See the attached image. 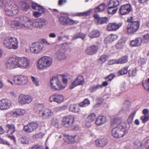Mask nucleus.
Here are the masks:
<instances>
[{
  "instance_id": "obj_1",
  "label": "nucleus",
  "mask_w": 149,
  "mask_h": 149,
  "mask_svg": "<svg viewBox=\"0 0 149 149\" xmlns=\"http://www.w3.org/2000/svg\"><path fill=\"white\" fill-rule=\"evenodd\" d=\"M29 59L26 57H19L15 55L10 56L5 63V67L8 69L11 70L18 68L25 69L30 66Z\"/></svg>"
},
{
  "instance_id": "obj_2",
  "label": "nucleus",
  "mask_w": 149,
  "mask_h": 149,
  "mask_svg": "<svg viewBox=\"0 0 149 149\" xmlns=\"http://www.w3.org/2000/svg\"><path fill=\"white\" fill-rule=\"evenodd\" d=\"M111 125L113 127L111 131V134L115 138L122 137L127 132L125 124L121 123L120 120L118 118H114L111 121Z\"/></svg>"
},
{
  "instance_id": "obj_3",
  "label": "nucleus",
  "mask_w": 149,
  "mask_h": 149,
  "mask_svg": "<svg viewBox=\"0 0 149 149\" xmlns=\"http://www.w3.org/2000/svg\"><path fill=\"white\" fill-rule=\"evenodd\" d=\"M68 81V79L63 75L53 76L50 80V87L54 91L64 89L67 86Z\"/></svg>"
},
{
  "instance_id": "obj_4",
  "label": "nucleus",
  "mask_w": 149,
  "mask_h": 149,
  "mask_svg": "<svg viewBox=\"0 0 149 149\" xmlns=\"http://www.w3.org/2000/svg\"><path fill=\"white\" fill-rule=\"evenodd\" d=\"M52 63V59L51 57L44 56L38 60L36 67L39 70H43L49 68L51 66Z\"/></svg>"
},
{
  "instance_id": "obj_5",
  "label": "nucleus",
  "mask_w": 149,
  "mask_h": 149,
  "mask_svg": "<svg viewBox=\"0 0 149 149\" xmlns=\"http://www.w3.org/2000/svg\"><path fill=\"white\" fill-rule=\"evenodd\" d=\"M18 39L12 37H7L3 41L4 46L9 49H17L18 48Z\"/></svg>"
},
{
  "instance_id": "obj_6",
  "label": "nucleus",
  "mask_w": 149,
  "mask_h": 149,
  "mask_svg": "<svg viewBox=\"0 0 149 149\" xmlns=\"http://www.w3.org/2000/svg\"><path fill=\"white\" fill-rule=\"evenodd\" d=\"M62 124L65 127H70L76 130H78L79 128V126L75 124L74 116L72 115L68 116L63 118Z\"/></svg>"
},
{
  "instance_id": "obj_7",
  "label": "nucleus",
  "mask_w": 149,
  "mask_h": 149,
  "mask_svg": "<svg viewBox=\"0 0 149 149\" xmlns=\"http://www.w3.org/2000/svg\"><path fill=\"white\" fill-rule=\"evenodd\" d=\"M18 8L14 3H9L6 4L5 8L6 14L8 16L16 15L18 12Z\"/></svg>"
},
{
  "instance_id": "obj_8",
  "label": "nucleus",
  "mask_w": 149,
  "mask_h": 149,
  "mask_svg": "<svg viewBox=\"0 0 149 149\" xmlns=\"http://www.w3.org/2000/svg\"><path fill=\"white\" fill-rule=\"evenodd\" d=\"M44 46L41 43L34 42L32 43L30 47L31 52L34 54H39L42 53L43 50Z\"/></svg>"
},
{
  "instance_id": "obj_9",
  "label": "nucleus",
  "mask_w": 149,
  "mask_h": 149,
  "mask_svg": "<svg viewBox=\"0 0 149 149\" xmlns=\"http://www.w3.org/2000/svg\"><path fill=\"white\" fill-rule=\"evenodd\" d=\"M15 84L19 86L24 85L28 82V78L27 76L24 74L17 75L14 79Z\"/></svg>"
},
{
  "instance_id": "obj_10",
  "label": "nucleus",
  "mask_w": 149,
  "mask_h": 149,
  "mask_svg": "<svg viewBox=\"0 0 149 149\" xmlns=\"http://www.w3.org/2000/svg\"><path fill=\"white\" fill-rule=\"evenodd\" d=\"M139 24L137 21H134L130 23L128 25L127 32L129 34L135 33L139 29Z\"/></svg>"
},
{
  "instance_id": "obj_11",
  "label": "nucleus",
  "mask_w": 149,
  "mask_h": 149,
  "mask_svg": "<svg viewBox=\"0 0 149 149\" xmlns=\"http://www.w3.org/2000/svg\"><path fill=\"white\" fill-rule=\"evenodd\" d=\"M59 20L60 22L64 25H71L76 24L78 23V21L73 20L68 16H61L59 18Z\"/></svg>"
},
{
  "instance_id": "obj_12",
  "label": "nucleus",
  "mask_w": 149,
  "mask_h": 149,
  "mask_svg": "<svg viewBox=\"0 0 149 149\" xmlns=\"http://www.w3.org/2000/svg\"><path fill=\"white\" fill-rule=\"evenodd\" d=\"M32 98L30 96L22 94H20L18 98V103L21 105H24L30 103Z\"/></svg>"
},
{
  "instance_id": "obj_13",
  "label": "nucleus",
  "mask_w": 149,
  "mask_h": 149,
  "mask_svg": "<svg viewBox=\"0 0 149 149\" xmlns=\"http://www.w3.org/2000/svg\"><path fill=\"white\" fill-rule=\"evenodd\" d=\"M64 97L63 95L58 93H55L49 97V101L50 102H54L59 104L62 102L64 101Z\"/></svg>"
},
{
  "instance_id": "obj_14",
  "label": "nucleus",
  "mask_w": 149,
  "mask_h": 149,
  "mask_svg": "<svg viewBox=\"0 0 149 149\" xmlns=\"http://www.w3.org/2000/svg\"><path fill=\"white\" fill-rule=\"evenodd\" d=\"M11 101L8 99H2L0 100V110L4 111L9 109L11 106Z\"/></svg>"
},
{
  "instance_id": "obj_15",
  "label": "nucleus",
  "mask_w": 149,
  "mask_h": 149,
  "mask_svg": "<svg viewBox=\"0 0 149 149\" xmlns=\"http://www.w3.org/2000/svg\"><path fill=\"white\" fill-rule=\"evenodd\" d=\"M84 82V79L83 77L81 75L79 76L70 85V88L72 89L77 86L83 84Z\"/></svg>"
},
{
  "instance_id": "obj_16",
  "label": "nucleus",
  "mask_w": 149,
  "mask_h": 149,
  "mask_svg": "<svg viewBox=\"0 0 149 149\" xmlns=\"http://www.w3.org/2000/svg\"><path fill=\"white\" fill-rule=\"evenodd\" d=\"M38 127V124L36 123H31L24 127L25 132L28 133H31L35 130Z\"/></svg>"
},
{
  "instance_id": "obj_17",
  "label": "nucleus",
  "mask_w": 149,
  "mask_h": 149,
  "mask_svg": "<svg viewBox=\"0 0 149 149\" xmlns=\"http://www.w3.org/2000/svg\"><path fill=\"white\" fill-rule=\"evenodd\" d=\"M41 112L38 116L43 119H46L49 118L53 114V112L51 110L48 109H45Z\"/></svg>"
},
{
  "instance_id": "obj_18",
  "label": "nucleus",
  "mask_w": 149,
  "mask_h": 149,
  "mask_svg": "<svg viewBox=\"0 0 149 149\" xmlns=\"http://www.w3.org/2000/svg\"><path fill=\"white\" fill-rule=\"evenodd\" d=\"M132 8L130 5L126 4L122 6L120 8V14L122 15L129 13L131 10Z\"/></svg>"
},
{
  "instance_id": "obj_19",
  "label": "nucleus",
  "mask_w": 149,
  "mask_h": 149,
  "mask_svg": "<svg viewBox=\"0 0 149 149\" xmlns=\"http://www.w3.org/2000/svg\"><path fill=\"white\" fill-rule=\"evenodd\" d=\"M122 23H111L108 24L107 29L108 31H116L119 29L122 25Z\"/></svg>"
},
{
  "instance_id": "obj_20",
  "label": "nucleus",
  "mask_w": 149,
  "mask_h": 149,
  "mask_svg": "<svg viewBox=\"0 0 149 149\" xmlns=\"http://www.w3.org/2000/svg\"><path fill=\"white\" fill-rule=\"evenodd\" d=\"M25 113V110L23 109H17L15 110L11 111L10 116L13 117H17L19 116L23 115Z\"/></svg>"
},
{
  "instance_id": "obj_21",
  "label": "nucleus",
  "mask_w": 149,
  "mask_h": 149,
  "mask_svg": "<svg viewBox=\"0 0 149 149\" xmlns=\"http://www.w3.org/2000/svg\"><path fill=\"white\" fill-rule=\"evenodd\" d=\"M98 49V46L93 45L88 47L85 50V53L88 55H92L96 53Z\"/></svg>"
},
{
  "instance_id": "obj_22",
  "label": "nucleus",
  "mask_w": 149,
  "mask_h": 149,
  "mask_svg": "<svg viewBox=\"0 0 149 149\" xmlns=\"http://www.w3.org/2000/svg\"><path fill=\"white\" fill-rule=\"evenodd\" d=\"M55 56L59 60L65 59L66 58V56L65 50L63 49H60L56 53Z\"/></svg>"
},
{
  "instance_id": "obj_23",
  "label": "nucleus",
  "mask_w": 149,
  "mask_h": 149,
  "mask_svg": "<svg viewBox=\"0 0 149 149\" xmlns=\"http://www.w3.org/2000/svg\"><path fill=\"white\" fill-rule=\"evenodd\" d=\"M96 118V115L95 113H92L89 115L86 119V125L88 127H90L91 123L94 121Z\"/></svg>"
},
{
  "instance_id": "obj_24",
  "label": "nucleus",
  "mask_w": 149,
  "mask_h": 149,
  "mask_svg": "<svg viewBox=\"0 0 149 149\" xmlns=\"http://www.w3.org/2000/svg\"><path fill=\"white\" fill-rule=\"evenodd\" d=\"M107 120V118L104 116H100L97 117L95 122V124L98 126L105 124Z\"/></svg>"
},
{
  "instance_id": "obj_25",
  "label": "nucleus",
  "mask_w": 149,
  "mask_h": 149,
  "mask_svg": "<svg viewBox=\"0 0 149 149\" xmlns=\"http://www.w3.org/2000/svg\"><path fill=\"white\" fill-rule=\"evenodd\" d=\"M11 25L13 28H24L23 22H21L20 20H17L15 19L12 21L11 23Z\"/></svg>"
},
{
  "instance_id": "obj_26",
  "label": "nucleus",
  "mask_w": 149,
  "mask_h": 149,
  "mask_svg": "<svg viewBox=\"0 0 149 149\" xmlns=\"http://www.w3.org/2000/svg\"><path fill=\"white\" fill-rule=\"evenodd\" d=\"M95 142L97 146L100 147H103L107 144L108 141L106 138H102L96 140Z\"/></svg>"
},
{
  "instance_id": "obj_27",
  "label": "nucleus",
  "mask_w": 149,
  "mask_h": 149,
  "mask_svg": "<svg viewBox=\"0 0 149 149\" xmlns=\"http://www.w3.org/2000/svg\"><path fill=\"white\" fill-rule=\"evenodd\" d=\"M118 38V36L117 35L111 34L105 38L104 42L107 44L111 43L117 40Z\"/></svg>"
},
{
  "instance_id": "obj_28",
  "label": "nucleus",
  "mask_w": 149,
  "mask_h": 149,
  "mask_svg": "<svg viewBox=\"0 0 149 149\" xmlns=\"http://www.w3.org/2000/svg\"><path fill=\"white\" fill-rule=\"evenodd\" d=\"M78 137L79 136L77 135L73 136L68 135L65 137L66 139L65 141L69 143H73L77 141Z\"/></svg>"
},
{
  "instance_id": "obj_29",
  "label": "nucleus",
  "mask_w": 149,
  "mask_h": 149,
  "mask_svg": "<svg viewBox=\"0 0 149 149\" xmlns=\"http://www.w3.org/2000/svg\"><path fill=\"white\" fill-rule=\"evenodd\" d=\"M142 42V40L141 38H137L131 41L130 44L133 47H138L141 45Z\"/></svg>"
},
{
  "instance_id": "obj_30",
  "label": "nucleus",
  "mask_w": 149,
  "mask_h": 149,
  "mask_svg": "<svg viewBox=\"0 0 149 149\" xmlns=\"http://www.w3.org/2000/svg\"><path fill=\"white\" fill-rule=\"evenodd\" d=\"M31 7L32 10L34 12L35 11H41L42 10H44V9L41 6L36 3H32Z\"/></svg>"
},
{
  "instance_id": "obj_31",
  "label": "nucleus",
  "mask_w": 149,
  "mask_h": 149,
  "mask_svg": "<svg viewBox=\"0 0 149 149\" xmlns=\"http://www.w3.org/2000/svg\"><path fill=\"white\" fill-rule=\"evenodd\" d=\"M31 7L32 10L34 12L35 11H41L42 10H44V9L41 6L36 3H32Z\"/></svg>"
},
{
  "instance_id": "obj_32",
  "label": "nucleus",
  "mask_w": 149,
  "mask_h": 149,
  "mask_svg": "<svg viewBox=\"0 0 149 149\" xmlns=\"http://www.w3.org/2000/svg\"><path fill=\"white\" fill-rule=\"evenodd\" d=\"M69 111L74 113H78L80 111L78 106L76 104L70 105L69 107Z\"/></svg>"
},
{
  "instance_id": "obj_33",
  "label": "nucleus",
  "mask_w": 149,
  "mask_h": 149,
  "mask_svg": "<svg viewBox=\"0 0 149 149\" xmlns=\"http://www.w3.org/2000/svg\"><path fill=\"white\" fill-rule=\"evenodd\" d=\"M126 43V40L123 39H120L116 44L115 47L116 49H121L124 46Z\"/></svg>"
},
{
  "instance_id": "obj_34",
  "label": "nucleus",
  "mask_w": 149,
  "mask_h": 149,
  "mask_svg": "<svg viewBox=\"0 0 149 149\" xmlns=\"http://www.w3.org/2000/svg\"><path fill=\"white\" fill-rule=\"evenodd\" d=\"M100 35L99 31L97 30H94L90 32L88 36L91 38H97L100 36Z\"/></svg>"
},
{
  "instance_id": "obj_35",
  "label": "nucleus",
  "mask_w": 149,
  "mask_h": 149,
  "mask_svg": "<svg viewBox=\"0 0 149 149\" xmlns=\"http://www.w3.org/2000/svg\"><path fill=\"white\" fill-rule=\"evenodd\" d=\"M34 110L37 112L38 115L43 110V106L42 104H36L34 107Z\"/></svg>"
},
{
  "instance_id": "obj_36",
  "label": "nucleus",
  "mask_w": 149,
  "mask_h": 149,
  "mask_svg": "<svg viewBox=\"0 0 149 149\" xmlns=\"http://www.w3.org/2000/svg\"><path fill=\"white\" fill-rule=\"evenodd\" d=\"M6 126L8 129L7 131L8 133L11 134L15 131V127L14 125L12 124H7Z\"/></svg>"
},
{
  "instance_id": "obj_37",
  "label": "nucleus",
  "mask_w": 149,
  "mask_h": 149,
  "mask_svg": "<svg viewBox=\"0 0 149 149\" xmlns=\"http://www.w3.org/2000/svg\"><path fill=\"white\" fill-rule=\"evenodd\" d=\"M119 4V2L118 0H111L108 3V6L117 8Z\"/></svg>"
},
{
  "instance_id": "obj_38",
  "label": "nucleus",
  "mask_w": 149,
  "mask_h": 149,
  "mask_svg": "<svg viewBox=\"0 0 149 149\" xmlns=\"http://www.w3.org/2000/svg\"><path fill=\"white\" fill-rule=\"evenodd\" d=\"M108 57L106 55H102L101 56L98 61V64H102L105 62L108 59Z\"/></svg>"
},
{
  "instance_id": "obj_39",
  "label": "nucleus",
  "mask_w": 149,
  "mask_h": 149,
  "mask_svg": "<svg viewBox=\"0 0 149 149\" xmlns=\"http://www.w3.org/2000/svg\"><path fill=\"white\" fill-rule=\"evenodd\" d=\"M38 21L39 28H42L46 24V21L44 19H38Z\"/></svg>"
},
{
  "instance_id": "obj_40",
  "label": "nucleus",
  "mask_w": 149,
  "mask_h": 149,
  "mask_svg": "<svg viewBox=\"0 0 149 149\" xmlns=\"http://www.w3.org/2000/svg\"><path fill=\"white\" fill-rule=\"evenodd\" d=\"M118 64H123L127 63L128 61V57L126 56H123L117 59Z\"/></svg>"
},
{
  "instance_id": "obj_41",
  "label": "nucleus",
  "mask_w": 149,
  "mask_h": 149,
  "mask_svg": "<svg viewBox=\"0 0 149 149\" xmlns=\"http://www.w3.org/2000/svg\"><path fill=\"white\" fill-rule=\"evenodd\" d=\"M19 141L22 144H27L30 141L28 137L26 136L22 137L19 139Z\"/></svg>"
},
{
  "instance_id": "obj_42",
  "label": "nucleus",
  "mask_w": 149,
  "mask_h": 149,
  "mask_svg": "<svg viewBox=\"0 0 149 149\" xmlns=\"http://www.w3.org/2000/svg\"><path fill=\"white\" fill-rule=\"evenodd\" d=\"M107 17L100 18L96 21V24L97 25L101 24L107 22Z\"/></svg>"
},
{
  "instance_id": "obj_43",
  "label": "nucleus",
  "mask_w": 149,
  "mask_h": 149,
  "mask_svg": "<svg viewBox=\"0 0 149 149\" xmlns=\"http://www.w3.org/2000/svg\"><path fill=\"white\" fill-rule=\"evenodd\" d=\"M20 5L21 9L24 11H27L29 8V5L25 2H21Z\"/></svg>"
},
{
  "instance_id": "obj_44",
  "label": "nucleus",
  "mask_w": 149,
  "mask_h": 149,
  "mask_svg": "<svg viewBox=\"0 0 149 149\" xmlns=\"http://www.w3.org/2000/svg\"><path fill=\"white\" fill-rule=\"evenodd\" d=\"M143 144L141 142L137 141L135 142L133 145L134 149H142Z\"/></svg>"
},
{
  "instance_id": "obj_45",
  "label": "nucleus",
  "mask_w": 149,
  "mask_h": 149,
  "mask_svg": "<svg viewBox=\"0 0 149 149\" xmlns=\"http://www.w3.org/2000/svg\"><path fill=\"white\" fill-rule=\"evenodd\" d=\"M30 79L33 84L36 86H38L39 85V79L37 77L31 76L30 77Z\"/></svg>"
},
{
  "instance_id": "obj_46",
  "label": "nucleus",
  "mask_w": 149,
  "mask_h": 149,
  "mask_svg": "<svg viewBox=\"0 0 149 149\" xmlns=\"http://www.w3.org/2000/svg\"><path fill=\"white\" fill-rule=\"evenodd\" d=\"M106 7V5L104 3H102L98 7L95 9V11L96 12H98L104 10Z\"/></svg>"
},
{
  "instance_id": "obj_47",
  "label": "nucleus",
  "mask_w": 149,
  "mask_h": 149,
  "mask_svg": "<svg viewBox=\"0 0 149 149\" xmlns=\"http://www.w3.org/2000/svg\"><path fill=\"white\" fill-rule=\"evenodd\" d=\"M107 11L110 14H114L115 13L118 9V8L113 7L111 6H108Z\"/></svg>"
},
{
  "instance_id": "obj_48",
  "label": "nucleus",
  "mask_w": 149,
  "mask_h": 149,
  "mask_svg": "<svg viewBox=\"0 0 149 149\" xmlns=\"http://www.w3.org/2000/svg\"><path fill=\"white\" fill-rule=\"evenodd\" d=\"M90 102V101L88 99H86L83 102H80L79 105L81 107H85L89 104Z\"/></svg>"
},
{
  "instance_id": "obj_49",
  "label": "nucleus",
  "mask_w": 149,
  "mask_h": 149,
  "mask_svg": "<svg viewBox=\"0 0 149 149\" xmlns=\"http://www.w3.org/2000/svg\"><path fill=\"white\" fill-rule=\"evenodd\" d=\"M102 88V85L97 84L93 86L90 88V90L91 92H93L95 91L97 89L101 88Z\"/></svg>"
},
{
  "instance_id": "obj_50",
  "label": "nucleus",
  "mask_w": 149,
  "mask_h": 149,
  "mask_svg": "<svg viewBox=\"0 0 149 149\" xmlns=\"http://www.w3.org/2000/svg\"><path fill=\"white\" fill-rule=\"evenodd\" d=\"M129 74L130 76L134 77L136 74V68H133L130 69L129 71Z\"/></svg>"
},
{
  "instance_id": "obj_51",
  "label": "nucleus",
  "mask_w": 149,
  "mask_h": 149,
  "mask_svg": "<svg viewBox=\"0 0 149 149\" xmlns=\"http://www.w3.org/2000/svg\"><path fill=\"white\" fill-rule=\"evenodd\" d=\"M136 113V112L135 111H133L127 119L128 122V123H132L134 116Z\"/></svg>"
},
{
  "instance_id": "obj_52",
  "label": "nucleus",
  "mask_w": 149,
  "mask_h": 149,
  "mask_svg": "<svg viewBox=\"0 0 149 149\" xmlns=\"http://www.w3.org/2000/svg\"><path fill=\"white\" fill-rule=\"evenodd\" d=\"M143 85L145 89L149 91V78L148 79L147 81L143 83Z\"/></svg>"
},
{
  "instance_id": "obj_53",
  "label": "nucleus",
  "mask_w": 149,
  "mask_h": 149,
  "mask_svg": "<svg viewBox=\"0 0 149 149\" xmlns=\"http://www.w3.org/2000/svg\"><path fill=\"white\" fill-rule=\"evenodd\" d=\"M142 40L143 43H148L149 41V34L147 33L144 35Z\"/></svg>"
},
{
  "instance_id": "obj_54",
  "label": "nucleus",
  "mask_w": 149,
  "mask_h": 149,
  "mask_svg": "<svg viewBox=\"0 0 149 149\" xmlns=\"http://www.w3.org/2000/svg\"><path fill=\"white\" fill-rule=\"evenodd\" d=\"M90 11H88L84 12L77 13L76 15L79 16H88L90 15Z\"/></svg>"
},
{
  "instance_id": "obj_55",
  "label": "nucleus",
  "mask_w": 149,
  "mask_h": 149,
  "mask_svg": "<svg viewBox=\"0 0 149 149\" xmlns=\"http://www.w3.org/2000/svg\"><path fill=\"white\" fill-rule=\"evenodd\" d=\"M127 68L125 67L121 70H120L118 72L119 75H122L126 74L127 72Z\"/></svg>"
},
{
  "instance_id": "obj_56",
  "label": "nucleus",
  "mask_w": 149,
  "mask_h": 149,
  "mask_svg": "<svg viewBox=\"0 0 149 149\" xmlns=\"http://www.w3.org/2000/svg\"><path fill=\"white\" fill-rule=\"evenodd\" d=\"M44 12V10H42L41 11H35L33 12V15L36 17H39Z\"/></svg>"
},
{
  "instance_id": "obj_57",
  "label": "nucleus",
  "mask_w": 149,
  "mask_h": 149,
  "mask_svg": "<svg viewBox=\"0 0 149 149\" xmlns=\"http://www.w3.org/2000/svg\"><path fill=\"white\" fill-rule=\"evenodd\" d=\"M81 33H78L74 36L72 40H73L79 38H84L85 37V35L84 34H82V36H81Z\"/></svg>"
},
{
  "instance_id": "obj_58",
  "label": "nucleus",
  "mask_w": 149,
  "mask_h": 149,
  "mask_svg": "<svg viewBox=\"0 0 149 149\" xmlns=\"http://www.w3.org/2000/svg\"><path fill=\"white\" fill-rule=\"evenodd\" d=\"M149 119V116L148 115H144L141 116V120L142 122L143 123H145Z\"/></svg>"
},
{
  "instance_id": "obj_59",
  "label": "nucleus",
  "mask_w": 149,
  "mask_h": 149,
  "mask_svg": "<svg viewBox=\"0 0 149 149\" xmlns=\"http://www.w3.org/2000/svg\"><path fill=\"white\" fill-rule=\"evenodd\" d=\"M32 22L31 21V20L27 22L24 23L23 22L24 28H30L31 26L32 25Z\"/></svg>"
},
{
  "instance_id": "obj_60",
  "label": "nucleus",
  "mask_w": 149,
  "mask_h": 149,
  "mask_svg": "<svg viewBox=\"0 0 149 149\" xmlns=\"http://www.w3.org/2000/svg\"><path fill=\"white\" fill-rule=\"evenodd\" d=\"M51 123L55 126H57L58 124V121L56 119L52 118L51 120Z\"/></svg>"
},
{
  "instance_id": "obj_61",
  "label": "nucleus",
  "mask_w": 149,
  "mask_h": 149,
  "mask_svg": "<svg viewBox=\"0 0 149 149\" xmlns=\"http://www.w3.org/2000/svg\"><path fill=\"white\" fill-rule=\"evenodd\" d=\"M114 77L115 75L114 74H111L107 77H106L105 79L107 81H111Z\"/></svg>"
},
{
  "instance_id": "obj_62",
  "label": "nucleus",
  "mask_w": 149,
  "mask_h": 149,
  "mask_svg": "<svg viewBox=\"0 0 149 149\" xmlns=\"http://www.w3.org/2000/svg\"><path fill=\"white\" fill-rule=\"evenodd\" d=\"M32 26L35 27L39 28L38 19L32 22Z\"/></svg>"
},
{
  "instance_id": "obj_63",
  "label": "nucleus",
  "mask_w": 149,
  "mask_h": 149,
  "mask_svg": "<svg viewBox=\"0 0 149 149\" xmlns=\"http://www.w3.org/2000/svg\"><path fill=\"white\" fill-rule=\"evenodd\" d=\"M117 60L112 59L109 60L108 61V64L109 65H112L115 63L118 64Z\"/></svg>"
},
{
  "instance_id": "obj_64",
  "label": "nucleus",
  "mask_w": 149,
  "mask_h": 149,
  "mask_svg": "<svg viewBox=\"0 0 149 149\" xmlns=\"http://www.w3.org/2000/svg\"><path fill=\"white\" fill-rule=\"evenodd\" d=\"M122 110L125 111H126L129 110L128 106L126 104H124L122 107Z\"/></svg>"
}]
</instances>
